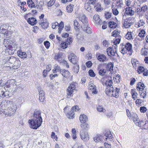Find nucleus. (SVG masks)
<instances>
[{"mask_svg":"<svg viewBox=\"0 0 148 148\" xmlns=\"http://www.w3.org/2000/svg\"><path fill=\"white\" fill-rule=\"evenodd\" d=\"M120 48V51L122 54H129L130 55L132 54L133 50L132 45L130 43H127L125 45L121 44Z\"/></svg>","mask_w":148,"mask_h":148,"instance_id":"obj_1","label":"nucleus"},{"mask_svg":"<svg viewBox=\"0 0 148 148\" xmlns=\"http://www.w3.org/2000/svg\"><path fill=\"white\" fill-rule=\"evenodd\" d=\"M7 104H10V106L8 107V115L11 116L14 114L17 109L16 106L15 104L13 103L12 101H9L7 102Z\"/></svg>","mask_w":148,"mask_h":148,"instance_id":"obj_2","label":"nucleus"},{"mask_svg":"<svg viewBox=\"0 0 148 148\" xmlns=\"http://www.w3.org/2000/svg\"><path fill=\"white\" fill-rule=\"evenodd\" d=\"M3 44L7 49H11L14 48L15 47V43L14 40L10 38L4 39Z\"/></svg>","mask_w":148,"mask_h":148,"instance_id":"obj_3","label":"nucleus"},{"mask_svg":"<svg viewBox=\"0 0 148 148\" xmlns=\"http://www.w3.org/2000/svg\"><path fill=\"white\" fill-rule=\"evenodd\" d=\"M28 122L29 123L30 127L33 129H36L40 126L42 123V121L35 120L34 119L31 120H29Z\"/></svg>","mask_w":148,"mask_h":148,"instance_id":"obj_4","label":"nucleus"},{"mask_svg":"<svg viewBox=\"0 0 148 148\" xmlns=\"http://www.w3.org/2000/svg\"><path fill=\"white\" fill-rule=\"evenodd\" d=\"M77 85V83L76 82H72L70 84L67 89V93L68 96H71L72 95L74 91L76 90Z\"/></svg>","mask_w":148,"mask_h":148,"instance_id":"obj_5","label":"nucleus"},{"mask_svg":"<svg viewBox=\"0 0 148 148\" xmlns=\"http://www.w3.org/2000/svg\"><path fill=\"white\" fill-rule=\"evenodd\" d=\"M81 28L82 31L87 34H91L92 33V29L90 27L89 24L86 25H82Z\"/></svg>","mask_w":148,"mask_h":148,"instance_id":"obj_6","label":"nucleus"},{"mask_svg":"<svg viewBox=\"0 0 148 148\" xmlns=\"http://www.w3.org/2000/svg\"><path fill=\"white\" fill-rule=\"evenodd\" d=\"M80 132L81 139L84 141H88L89 139L88 133L86 132H84L83 130H81Z\"/></svg>","mask_w":148,"mask_h":148,"instance_id":"obj_7","label":"nucleus"},{"mask_svg":"<svg viewBox=\"0 0 148 148\" xmlns=\"http://www.w3.org/2000/svg\"><path fill=\"white\" fill-rule=\"evenodd\" d=\"M78 18L79 21L82 23V25H86L89 24L88 18L84 14L80 15Z\"/></svg>","mask_w":148,"mask_h":148,"instance_id":"obj_8","label":"nucleus"},{"mask_svg":"<svg viewBox=\"0 0 148 148\" xmlns=\"http://www.w3.org/2000/svg\"><path fill=\"white\" fill-rule=\"evenodd\" d=\"M17 59V58L13 56L10 57L9 59L6 62L5 66L9 67L10 68H11L12 66H13V64H14V63L16 61Z\"/></svg>","mask_w":148,"mask_h":148,"instance_id":"obj_9","label":"nucleus"},{"mask_svg":"<svg viewBox=\"0 0 148 148\" xmlns=\"http://www.w3.org/2000/svg\"><path fill=\"white\" fill-rule=\"evenodd\" d=\"M89 2L86 3L85 5V9L89 12H90L92 11L91 6L90 4L94 5L96 2V0H89Z\"/></svg>","mask_w":148,"mask_h":148,"instance_id":"obj_10","label":"nucleus"},{"mask_svg":"<svg viewBox=\"0 0 148 148\" xmlns=\"http://www.w3.org/2000/svg\"><path fill=\"white\" fill-rule=\"evenodd\" d=\"M79 110V107L77 106H75L72 108V109L70 111L68 114L67 117L70 119L73 118V115L74 114V111H78Z\"/></svg>","mask_w":148,"mask_h":148,"instance_id":"obj_11","label":"nucleus"},{"mask_svg":"<svg viewBox=\"0 0 148 148\" xmlns=\"http://www.w3.org/2000/svg\"><path fill=\"white\" fill-rule=\"evenodd\" d=\"M137 125L140 127L142 129H147L148 128V122L141 120Z\"/></svg>","mask_w":148,"mask_h":148,"instance_id":"obj_12","label":"nucleus"},{"mask_svg":"<svg viewBox=\"0 0 148 148\" xmlns=\"http://www.w3.org/2000/svg\"><path fill=\"white\" fill-rule=\"evenodd\" d=\"M69 59L70 61L73 64H75L77 62V57L73 53H72L70 54Z\"/></svg>","mask_w":148,"mask_h":148,"instance_id":"obj_13","label":"nucleus"},{"mask_svg":"<svg viewBox=\"0 0 148 148\" xmlns=\"http://www.w3.org/2000/svg\"><path fill=\"white\" fill-rule=\"evenodd\" d=\"M88 89L91 90L92 94H97V90L96 86L92 82L89 83L88 85Z\"/></svg>","mask_w":148,"mask_h":148,"instance_id":"obj_14","label":"nucleus"},{"mask_svg":"<svg viewBox=\"0 0 148 148\" xmlns=\"http://www.w3.org/2000/svg\"><path fill=\"white\" fill-rule=\"evenodd\" d=\"M33 119L38 121L41 120L42 121V117L41 116V112L40 111H35L33 114Z\"/></svg>","mask_w":148,"mask_h":148,"instance_id":"obj_15","label":"nucleus"},{"mask_svg":"<svg viewBox=\"0 0 148 148\" xmlns=\"http://www.w3.org/2000/svg\"><path fill=\"white\" fill-rule=\"evenodd\" d=\"M116 52V51L115 49H114L110 47L108 48L106 50L108 55L110 56H115Z\"/></svg>","mask_w":148,"mask_h":148,"instance_id":"obj_16","label":"nucleus"},{"mask_svg":"<svg viewBox=\"0 0 148 148\" xmlns=\"http://www.w3.org/2000/svg\"><path fill=\"white\" fill-rule=\"evenodd\" d=\"M125 13L128 15L133 16L135 13V11L131 7H127L125 9Z\"/></svg>","mask_w":148,"mask_h":148,"instance_id":"obj_17","label":"nucleus"},{"mask_svg":"<svg viewBox=\"0 0 148 148\" xmlns=\"http://www.w3.org/2000/svg\"><path fill=\"white\" fill-rule=\"evenodd\" d=\"M114 90L113 86H107L106 89V93L108 95L111 96L113 95L112 91Z\"/></svg>","mask_w":148,"mask_h":148,"instance_id":"obj_18","label":"nucleus"},{"mask_svg":"<svg viewBox=\"0 0 148 148\" xmlns=\"http://www.w3.org/2000/svg\"><path fill=\"white\" fill-rule=\"evenodd\" d=\"M105 136L106 137V140L108 143H109L108 142L109 141H111L113 137L112 136L109 130H108L106 132L105 134Z\"/></svg>","mask_w":148,"mask_h":148,"instance_id":"obj_19","label":"nucleus"},{"mask_svg":"<svg viewBox=\"0 0 148 148\" xmlns=\"http://www.w3.org/2000/svg\"><path fill=\"white\" fill-rule=\"evenodd\" d=\"M27 22L28 23L32 26L35 25L37 23V20L36 19L33 17L29 18L27 20Z\"/></svg>","mask_w":148,"mask_h":148,"instance_id":"obj_20","label":"nucleus"},{"mask_svg":"<svg viewBox=\"0 0 148 148\" xmlns=\"http://www.w3.org/2000/svg\"><path fill=\"white\" fill-rule=\"evenodd\" d=\"M130 21L127 19H125L123 23V27L126 28H129L132 24Z\"/></svg>","mask_w":148,"mask_h":148,"instance_id":"obj_21","label":"nucleus"},{"mask_svg":"<svg viewBox=\"0 0 148 148\" xmlns=\"http://www.w3.org/2000/svg\"><path fill=\"white\" fill-rule=\"evenodd\" d=\"M60 73L63 77L66 78H67L69 77L70 74V72L68 70H61Z\"/></svg>","mask_w":148,"mask_h":148,"instance_id":"obj_22","label":"nucleus"},{"mask_svg":"<svg viewBox=\"0 0 148 148\" xmlns=\"http://www.w3.org/2000/svg\"><path fill=\"white\" fill-rule=\"evenodd\" d=\"M98 60L101 62H104L107 60L106 56L104 54H99L97 57Z\"/></svg>","mask_w":148,"mask_h":148,"instance_id":"obj_23","label":"nucleus"},{"mask_svg":"<svg viewBox=\"0 0 148 148\" xmlns=\"http://www.w3.org/2000/svg\"><path fill=\"white\" fill-rule=\"evenodd\" d=\"M112 92L113 93V95H111V96L114 97L116 98L119 97V89L118 88L116 87H115L114 88V90Z\"/></svg>","mask_w":148,"mask_h":148,"instance_id":"obj_24","label":"nucleus"},{"mask_svg":"<svg viewBox=\"0 0 148 148\" xmlns=\"http://www.w3.org/2000/svg\"><path fill=\"white\" fill-rule=\"evenodd\" d=\"M145 86L144 84L141 82H139L137 86V89L138 90L140 91V90H144Z\"/></svg>","mask_w":148,"mask_h":148,"instance_id":"obj_25","label":"nucleus"},{"mask_svg":"<svg viewBox=\"0 0 148 148\" xmlns=\"http://www.w3.org/2000/svg\"><path fill=\"white\" fill-rule=\"evenodd\" d=\"M88 118L86 115L84 114L81 115L79 117V120L81 123H84L86 122Z\"/></svg>","mask_w":148,"mask_h":148,"instance_id":"obj_26","label":"nucleus"},{"mask_svg":"<svg viewBox=\"0 0 148 148\" xmlns=\"http://www.w3.org/2000/svg\"><path fill=\"white\" fill-rule=\"evenodd\" d=\"M20 65L21 62L18 59H17L16 61L14 63V64H13V66H12V69H16L20 66Z\"/></svg>","mask_w":148,"mask_h":148,"instance_id":"obj_27","label":"nucleus"},{"mask_svg":"<svg viewBox=\"0 0 148 148\" xmlns=\"http://www.w3.org/2000/svg\"><path fill=\"white\" fill-rule=\"evenodd\" d=\"M131 61L132 66L134 68H135L136 67L139 66V62L136 59H132L131 60Z\"/></svg>","mask_w":148,"mask_h":148,"instance_id":"obj_28","label":"nucleus"},{"mask_svg":"<svg viewBox=\"0 0 148 148\" xmlns=\"http://www.w3.org/2000/svg\"><path fill=\"white\" fill-rule=\"evenodd\" d=\"M93 19L97 24L98 23L99 24L102 22L98 15H95L94 16Z\"/></svg>","mask_w":148,"mask_h":148,"instance_id":"obj_29","label":"nucleus"},{"mask_svg":"<svg viewBox=\"0 0 148 148\" xmlns=\"http://www.w3.org/2000/svg\"><path fill=\"white\" fill-rule=\"evenodd\" d=\"M80 126L82 128L81 130H83L84 131V130H88L89 127L88 124L85 123L81 124Z\"/></svg>","mask_w":148,"mask_h":148,"instance_id":"obj_30","label":"nucleus"},{"mask_svg":"<svg viewBox=\"0 0 148 148\" xmlns=\"http://www.w3.org/2000/svg\"><path fill=\"white\" fill-rule=\"evenodd\" d=\"M94 141L96 143L102 141L103 140L102 136L100 135H97L94 138Z\"/></svg>","mask_w":148,"mask_h":148,"instance_id":"obj_31","label":"nucleus"},{"mask_svg":"<svg viewBox=\"0 0 148 148\" xmlns=\"http://www.w3.org/2000/svg\"><path fill=\"white\" fill-rule=\"evenodd\" d=\"M120 34V31L117 30H115L112 33V36L115 37V38H118L119 36H120L119 35Z\"/></svg>","mask_w":148,"mask_h":148,"instance_id":"obj_32","label":"nucleus"},{"mask_svg":"<svg viewBox=\"0 0 148 148\" xmlns=\"http://www.w3.org/2000/svg\"><path fill=\"white\" fill-rule=\"evenodd\" d=\"M133 120L136 125L140 121L138 119V117L136 114H135L134 115L133 117Z\"/></svg>","mask_w":148,"mask_h":148,"instance_id":"obj_33","label":"nucleus"},{"mask_svg":"<svg viewBox=\"0 0 148 148\" xmlns=\"http://www.w3.org/2000/svg\"><path fill=\"white\" fill-rule=\"evenodd\" d=\"M108 25L110 28H115L116 26V24L113 21H110L108 23Z\"/></svg>","mask_w":148,"mask_h":148,"instance_id":"obj_34","label":"nucleus"},{"mask_svg":"<svg viewBox=\"0 0 148 148\" xmlns=\"http://www.w3.org/2000/svg\"><path fill=\"white\" fill-rule=\"evenodd\" d=\"M99 74L101 76L105 75L106 74V70L105 69H101L99 71Z\"/></svg>","mask_w":148,"mask_h":148,"instance_id":"obj_35","label":"nucleus"},{"mask_svg":"<svg viewBox=\"0 0 148 148\" xmlns=\"http://www.w3.org/2000/svg\"><path fill=\"white\" fill-rule=\"evenodd\" d=\"M74 5H73L71 4L68 5L66 7L67 11L68 12H71L73 10Z\"/></svg>","mask_w":148,"mask_h":148,"instance_id":"obj_36","label":"nucleus"},{"mask_svg":"<svg viewBox=\"0 0 148 148\" xmlns=\"http://www.w3.org/2000/svg\"><path fill=\"white\" fill-rule=\"evenodd\" d=\"M17 53H18L19 56L21 58H26L27 57V55L26 53L25 52H23L22 51H18Z\"/></svg>","mask_w":148,"mask_h":148,"instance_id":"obj_37","label":"nucleus"},{"mask_svg":"<svg viewBox=\"0 0 148 148\" xmlns=\"http://www.w3.org/2000/svg\"><path fill=\"white\" fill-rule=\"evenodd\" d=\"M64 26V23L62 21H61L59 25L58 24V27H59L58 32L60 33L61 32V31L63 29Z\"/></svg>","mask_w":148,"mask_h":148,"instance_id":"obj_38","label":"nucleus"},{"mask_svg":"<svg viewBox=\"0 0 148 148\" xmlns=\"http://www.w3.org/2000/svg\"><path fill=\"white\" fill-rule=\"evenodd\" d=\"M73 25L74 27V29L75 30H77L79 29V23L78 21L76 20L75 19L73 21Z\"/></svg>","mask_w":148,"mask_h":148,"instance_id":"obj_39","label":"nucleus"},{"mask_svg":"<svg viewBox=\"0 0 148 148\" xmlns=\"http://www.w3.org/2000/svg\"><path fill=\"white\" fill-rule=\"evenodd\" d=\"M40 24L41 25V26L44 29L47 28L48 26V23L47 21L41 22H40Z\"/></svg>","mask_w":148,"mask_h":148,"instance_id":"obj_40","label":"nucleus"},{"mask_svg":"<svg viewBox=\"0 0 148 148\" xmlns=\"http://www.w3.org/2000/svg\"><path fill=\"white\" fill-rule=\"evenodd\" d=\"M146 89L144 90L141 91H139V93L140 94V96L144 98L146 95Z\"/></svg>","mask_w":148,"mask_h":148,"instance_id":"obj_41","label":"nucleus"},{"mask_svg":"<svg viewBox=\"0 0 148 148\" xmlns=\"http://www.w3.org/2000/svg\"><path fill=\"white\" fill-rule=\"evenodd\" d=\"M125 38L128 40L132 39L133 36L131 32H128L125 36Z\"/></svg>","mask_w":148,"mask_h":148,"instance_id":"obj_42","label":"nucleus"},{"mask_svg":"<svg viewBox=\"0 0 148 148\" xmlns=\"http://www.w3.org/2000/svg\"><path fill=\"white\" fill-rule=\"evenodd\" d=\"M141 54L142 56H147L148 55V51L145 50V49L142 48L141 49Z\"/></svg>","mask_w":148,"mask_h":148,"instance_id":"obj_43","label":"nucleus"},{"mask_svg":"<svg viewBox=\"0 0 148 148\" xmlns=\"http://www.w3.org/2000/svg\"><path fill=\"white\" fill-rule=\"evenodd\" d=\"M121 38V36H119L118 38H115L114 41V44L116 45L119 44L120 42Z\"/></svg>","mask_w":148,"mask_h":148,"instance_id":"obj_44","label":"nucleus"},{"mask_svg":"<svg viewBox=\"0 0 148 148\" xmlns=\"http://www.w3.org/2000/svg\"><path fill=\"white\" fill-rule=\"evenodd\" d=\"M75 65L74 66L73 71L76 73H77L79 70V66L77 63L75 64Z\"/></svg>","mask_w":148,"mask_h":148,"instance_id":"obj_45","label":"nucleus"},{"mask_svg":"<svg viewBox=\"0 0 148 148\" xmlns=\"http://www.w3.org/2000/svg\"><path fill=\"white\" fill-rule=\"evenodd\" d=\"M61 70H62L61 69H60L59 66L55 65L54 66V69L53 70V72L54 73H57L59 71H60Z\"/></svg>","mask_w":148,"mask_h":148,"instance_id":"obj_46","label":"nucleus"},{"mask_svg":"<svg viewBox=\"0 0 148 148\" xmlns=\"http://www.w3.org/2000/svg\"><path fill=\"white\" fill-rule=\"evenodd\" d=\"M76 132L75 128H73L72 130V134L73 138V139H75L77 138L76 136Z\"/></svg>","mask_w":148,"mask_h":148,"instance_id":"obj_47","label":"nucleus"},{"mask_svg":"<svg viewBox=\"0 0 148 148\" xmlns=\"http://www.w3.org/2000/svg\"><path fill=\"white\" fill-rule=\"evenodd\" d=\"M97 111L100 112H103L105 113L106 111L105 109L102 106H99L97 108Z\"/></svg>","mask_w":148,"mask_h":148,"instance_id":"obj_48","label":"nucleus"},{"mask_svg":"<svg viewBox=\"0 0 148 148\" xmlns=\"http://www.w3.org/2000/svg\"><path fill=\"white\" fill-rule=\"evenodd\" d=\"M68 43L65 41L62 42L60 44V46L63 49H65L68 47Z\"/></svg>","mask_w":148,"mask_h":148,"instance_id":"obj_49","label":"nucleus"},{"mask_svg":"<svg viewBox=\"0 0 148 148\" xmlns=\"http://www.w3.org/2000/svg\"><path fill=\"white\" fill-rule=\"evenodd\" d=\"M62 53H58L56 54L55 56V59L59 61L60 60V59L61 58L62 56Z\"/></svg>","mask_w":148,"mask_h":148,"instance_id":"obj_50","label":"nucleus"},{"mask_svg":"<svg viewBox=\"0 0 148 148\" xmlns=\"http://www.w3.org/2000/svg\"><path fill=\"white\" fill-rule=\"evenodd\" d=\"M145 69L142 66H139L138 69V72L139 74H140L143 72Z\"/></svg>","mask_w":148,"mask_h":148,"instance_id":"obj_51","label":"nucleus"},{"mask_svg":"<svg viewBox=\"0 0 148 148\" xmlns=\"http://www.w3.org/2000/svg\"><path fill=\"white\" fill-rule=\"evenodd\" d=\"M145 32L144 30H142L138 34V36L140 37L143 38L145 37Z\"/></svg>","mask_w":148,"mask_h":148,"instance_id":"obj_52","label":"nucleus"},{"mask_svg":"<svg viewBox=\"0 0 148 148\" xmlns=\"http://www.w3.org/2000/svg\"><path fill=\"white\" fill-rule=\"evenodd\" d=\"M44 3L40 1L38 3L37 8L40 10H42L43 9L42 7Z\"/></svg>","mask_w":148,"mask_h":148,"instance_id":"obj_53","label":"nucleus"},{"mask_svg":"<svg viewBox=\"0 0 148 148\" xmlns=\"http://www.w3.org/2000/svg\"><path fill=\"white\" fill-rule=\"evenodd\" d=\"M142 101H143L141 99H138L136 100L135 102L136 106H141V104L142 103Z\"/></svg>","mask_w":148,"mask_h":148,"instance_id":"obj_54","label":"nucleus"},{"mask_svg":"<svg viewBox=\"0 0 148 148\" xmlns=\"http://www.w3.org/2000/svg\"><path fill=\"white\" fill-rule=\"evenodd\" d=\"M55 1V0H50L47 3V6L49 7H51L53 5Z\"/></svg>","mask_w":148,"mask_h":148,"instance_id":"obj_55","label":"nucleus"},{"mask_svg":"<svg viewBox=\"0 0 148 148\" xmlns=\"http://www.w3.org/2000/svg\"><path fill=\"white\" fill-rule=\"evenodd\" d=\"M112 80L110 79L108 80V81H107L106 82V86H113L112 85Z\"/></svg>","mask_w":148,"mask_h":148,"instance_id":"obj_56","label":"nucleus"},{"mask_svg":"<svg viewBox=\"0 0 148 148\" xmlns=\"http://www.w3.org/2000/svg\"><path fill=\"white\" fill-rule=\"evenodd\" d=\"M147 110V109L146 108L145 106L141 107L140 108V112L143 113H144L145 112H146Z\"/></svg>","mask_w":148,"mask_h":148,"instance_id":"obj_57","label":"nucleus"},{"mask_svg":"<svg viewBox=\"0 0 148 148\" xmlns=\"http://www.w3.org/2000/svg\"><path fill=\"white\" fill-rule=\"evenodd\" d=\"M11 34L12 32L11 31L7 30L6 31V32L4 34L7 38H9L10 37Z\"/></svg>","mask_w":148,"mask_h":148,"instance_id":"obj_58","label":"nucleus"},{"mask_svg":"<svg viewBox=\"0 0 148 148\" xmlns=\"http://www.w3.org/2000/svg\"><path fill=\"white\" fill-rule=\"evenodd\" d=\"M89 74L90 76L92 77H94L95 74L92 70H90L88 71Z\"/></svg>","mask_w":148,"mask_h":148,"instance_id":"obj_59","label":"nucleus"},{"mask_svg":"<svg viewBox=\"0 0 148 148\" xmlns=\"http://www.w3.org/2000/svg\"><path fill=\"white\" fill-rule=\"evenodd\" d=\"M72 38H71L69 37L67 39L66 42L67 43H68L69 45L72 43Z\"/></svg>","mask_w":148,"mask_h":148,"instance_id":"obj_60","label":"nucleus"},{"mask_svg":"<svg viewBox=\"0 0 148 148\" xmlns=\"http://www.w3.org/2000/svg\"><path fill=\"white\" fill-rule=\"evenodd\" d=\"M112 12L113 14L115 16L119 14L118 10L116 8L113 9L112 10Z\"/></svg>","mask_w":148,"mask_h":148,"instance_id":"obj_61","label":"nucleus"},{"mask_svg":"<svg viewBox=\"0 0 148 148\" xmlns=\"http://www.w3.org/2000/svg\"><path fill=\"white\" fill-rule=\"evenodd\" d=\"M111 13L109 12H107L105 14V17L106 18H109L111 16Z\"/></svg>","mask_w":148,"mask_h":148,"instance_id":"obj_62","label":"nucleus"},{"mask_svg":"<svg viewBox=\"0 0 148 148\" xmlns=\"http://www.w3.org/2000/svg\"><path fill=\"white\" fill-rule=\"evenodd\" d=\"M145 24V22L143 20H140L138 22V27H140L143 26Z\"/></svg>","mask_w":148,"mask_h":148,"instance_id":"obj_63","label":"nucleus"},{"mask_svg":"<svg viewBox=\"0 0 148 148\" xmlns=\"http://www.w3.org/2000/svg\"><path fill=\"white\" fill-rule=\"evenodd\" d=\"M104 146L106 148H111V145L109 143L107 142H105L104 144Z\"/></svg>","mask_w":148,"mask_h":148,"instance_id":"obj_64","label":"nucleus"}]
</instances>
